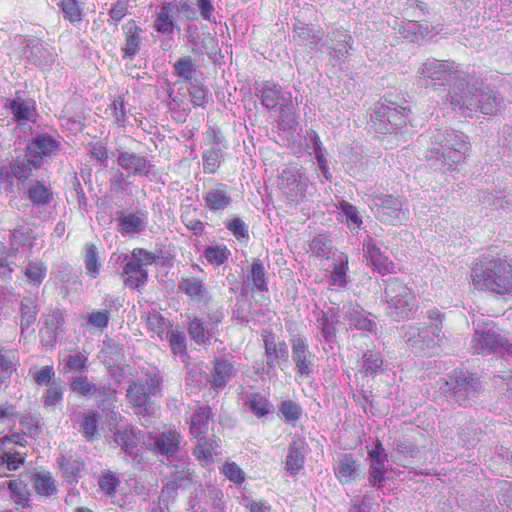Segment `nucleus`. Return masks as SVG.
I'll list each match as a JSON object with an SVG mask.
<instances>
[{
	"mask_svg": "<svg viewBox=\"0 0 512 512\" xmlns=\"http://www.w3.org/2000/svg\"><path fill=\"white\" fill-rule=\"evenodd\" d=\"M421 85L433 90L449 86L447 100L454 111L472 117L481 112L494 115L504 107V99L490 88L479 89L466 80L460 65L451 60L427 59L417 71Z\"/></svg>",
	"mask_w": 512,
	"mask_h": 512,
	"instance_id": "1",
	"label": "nucleus"
},
{
	"mask_svg": "<svg viewBox=\"0 0 512 512\" xmlns=\"http://www.w3.org/2000/svg\"><path fill=\"white\" fill-rule=\"evenodd\" d=\"M419 141H429L425 159L431 169L447 173L454 171V166L462 162L469 149L468 137L453 129H433Z\"/></svg>",
	"mask_w": 512,
	"mask_h": 512,
	"instance_id": "2",
	"label": "nucleus"
},
{
	"mask_svg": "<svg viewBox=\"0 0 512 512\" xmlns=\"http://www.w3.org/2000/svg\"><path fill=\"white\" fill-rule=\"evenodd\" d=\"M473 285L503 298L512 296V264L500 257L483 255L472 268Z\"/></svg>",
	"mask_w": 512,
	"mask_h": 512,
	"instance_id": "3",
	"label": "nucleus"
},
{
	"mask_svg": "<svg viewBox=\"0 0 512 512\" xmlns=\"http://www.w3.org/2000/svg\"><path fill=\"white\" fill-rule=\"evenodd\" d=\"M473 325L474 334L470 342L473 354L512 356L510 333L499 328L492 320L478 318L473 321Z\"/></svg>",
	"mask_w": 512,
	"mask_h": 512,
	"instance_id": "4",
	"label": "nucleus"
},
{
	"mask_svg": "<svg viewBox=\"0 0 512 512\" xmlns=\"http://www.w3.org/2000/svg\"><path fill=\"white\" fill-rule=\"evenodd\" d=\"M383 297L387 303V315L395 321L413 318L417 312L418 301L414 291L399 278L387 280Z\"/></svg>",
	"mask_w": 512,
	"mask_h": 512,
	"instance_id": "5",
	"label": "nucleus"
},
{
	"mask_svg": "<svg viewBox=\"0 0 512 512\" xmlns=\"http://www.w3.org/2000/svg\"><path fill=\"white\" fill-rule=\"evenodd\" d=\"M400 335L407 348L416 355H432L444 338L441 325L427 323L403 325Z\"/></svg>",
	"mask_w": 512,
	"mask_h": 512,
	"instance_id": "6",
	"label": "nucleus"
},
{
	"mask_svg": "<svg viewBox=\"0 0 512 512\" xmlns=\"http://www.w3.org/2000/svg\"><path fill=\"white\" fill-rule=\"evenodd\" d=\"M369 207L375 218L385 225H402L409 220L410 211L406 200L390 194H372Z\"/></svg>",
	"mask_w": 512,
	"mask_h": 512,
	"instance_id": "7",
	"label": "nucleus"
},
{
	"mask_svg": "<svg viewBox=\"0 0 512 512\" xmlns=\"http://www.w3.org/2000/svg\"><path fill=\"white\" fill-rule=\"evenodd\" d=\"M410 112L406 102L377 103L371 114V127L379 133H394L406 126Z\"/></svg>",
	"mask_w": 512,
	"mask_h": 512,
	"instance_id": "8",
	"label": "nucleus"
},
{
	"mask_svg": "<svg viewBox=\"0 0 512 512\" xmlns=\"http://www.w3.org/2000/svg\"><path fill=\"white\" fill-rule=\"evenodd\" d=\"M481 388V382L475 374L455 370L448 376L443 390L459 406H466L477 398Z\"/></svg>",
	"mask_w": 512,
	"mask_h": 512,
	"instance_id": "9",
	"label": "nucleus"
},
{
	"mask_svg": "<svg viewBox=\"0 0 512 512\" xmlns=\"http://www.w3.org/2000/svg\"><path fill=\"white\" fill-rule=\"evenodd\" d=\"M254 94L268 110L280 105L282 116L290 113L293 108L291 94L273 81H256Z\"/></svg>",
	"mask_w": 512,
	"mask_h": 512,
	"instance_id": "10",
	"label": "nucleus"
},
{
	"mask_svg": "<svg viewBox=\"0 0 512 512\" xmlns=\"http://www.w3.org/2000/svg\"><path fill=\"white\" fill-rule=\"evenodd\" d=\"M309 178L299 170L285 169L278 177V187L286 200L298 204L306 195L309 187Z\"/></svg>",
	"mask_w": 512,
	"mask_h": 512,
	"instance_id": "11",
	"label": "nucleus"
},
{
	"mask_svg": "<svg viewBox=\"0 0 512 512\" xmlns=\"http://www.w3.org/2000/svg\"><path fill=\"white\" fill-rule=\"evenodd\" d=\"M223 317L221 310L209 312L206 317H189L187 331L190 338L198 345H206L217 331Z\"/></svg>",
	"mask_w": 512,
	"mask_h": 512,
	"instance_id": "12",
	"label": "nucleus"
},
{
	"mask_svg": "<svg viewBox=\"0 0 512 512\" xmlns=\"http://www.w3.org/2000/svg\"><path fill=\"white\" fill-rule=\"evenodd\" d=\"M290 343L296 374L300 377H311L314 373L315 355L310 351L307 339L302 335H296Z\"/></svg>",
	"mask_w": 512,
	"mask_h": 512,
	"instance_id": "13",
	"label": "nucleus"
},
{
	"mask_svg": "<svg viewBox=\"0 0 512 512\" xmlns=\"http://www.w3.org/2000/svg\"><path fill=\"white\" fill-rule=\"evenodd\" d=\"M263 345L265 350L264 369L267 373L275 371V368L281 367L283 362H287L289 357L288 346L283 340L276 339L275 334L271 331H264L262 334Z\"/></svg>",
	"mask_w": 512,
	"mask_h": 512,
	"instance_id": "14",
	"label": "nucleus"
},
{
	"mask_svg": "<svg viewBox=\"0 0 512 512\" xmlns=\"http://www.w3.org/2000/svg\"><path fill=\"white\" fill-rule=\"evenodd\" d=\"M353 44L354 40L347 30L336 28L327 33L322 46L327 49L331 59L344 62Z\"/></svg>",
	"mask_w": 512,
	"mask_h": 512,
	"instance_id": "15",
	"label": "nucleus"
},
{
	"mask_svg": "<svg viewBox=\"0 0 512 512\" xmlns=\"http://www.w3.org/2000/svg\"><path fill=\"white\" fill-rule=\"evenodd\" d=\"M203 207L211 212H223L233 202L231 188L221 182H215L210 187H205L202 193Z\"/></svg>",
	"mask_w": 512,
	"mask_h": 512,
	"instance_id": "16",
	"label": "nucleus"
},
{
	"mask_svg": "<svg viewBox=\"0 0 512 512\" xmlns=\"http://www.w3.org/2000/svg\"><path fill=\"white\" fill-rule=\"evenodd\" d=\"M23 54L31 64L42 70H49L56 58L54 49L45 46L38 39L25 40Z\"/></svg>",
	"mask_w": 512,
	"mask_h": 512,
	"instance_id": "17",
	"label": "nucleus"
},
{
	"mask_svg": "<svg viewBox=\"0 0 512 512\" xmlns=\"http://www.w3.org/2000/svg\"><path fill=\"white\" fill-rule=\"evenodd\" d=\"M363 255L373 270L385 275L394 271V264L378 247L374 238L367 235L362 244Z\"/></svg>",
	"mask_w": 512,
	"mask_h": 512,
	"instance_id": "18",
	"label": "nucleus"
},
{
	"mask_svg": "<svg viewBox=\"0 0 512 512\" xmlns=\"http://www.w3.org/2000/svg\"><path fill=\"white\" fill-rule=\"evenodd\" d=\"M113 439L127 455L136 460L142 450L143 435L140 430L133 426L119 427L113 433Z\"/></svg>",
	"mask_w": 512,
	"mask_h": 512,
	"instance_id": "19",
	"label": "nucleus"
},
{
	"mask_svg": "<svg viewBox=\"0 0 512 512\" xmlns=\"http://www.w3.org/2000/svg\"><path fill=\"white\" fill-rule=\"evenodd\" d=\"M368 456L370 460L369 484L372 487L380 488L385 481L387 472L385 463L388 461V456L379 440L376 441L374 448L368 451Z\"/></svg>",
	"mask_w": 512,
	"mask_h": 512,
	"instance_id": "20",
	"label": "nucleus"
},
{
	"mask_svg": "<svg viewBox=\"0 0 512 512\" xmlns=\"http://www.w3.org/2000/svg\"><path fill=\"white\" fill-rule=\"evenodd\" d=\"M4 107L13 115L17 122L36 121V102L32 98H24L16 92L14 98H7Z\"/></svg>",
	"mask_w": 512,
	"mask_h": 512,
	"instance_id": "21",
	"label": "nucleus"
},
{
	"mask_svg": "<svg viewBox=\"0 0 512 512\" xmlns=\"http://www.w3.org/2000/svg\"><path fill=\"white\" fill-rule=\"evenodd\" d=\"M60 146V141L55 139L52 135L42 133L33 137L25 150L29 155L33 156V158L38 157L39 163L42 166L43 158L57 155Z\"/></svg>",
	"mask_w": 512,
	"mask_h": 512,
	"instance_id": "22",
	"label": "nucleus"
},
{
	"mask_svg": "<svg viewBox=\"0 0 512 512\" xmlns=\"http://www.w3.org/2000/svg\"><path fill=\"white\" fill-rule=\"evenodd\" d=\"M117 230L122 235H134L143 232L148 224V212L138 210L134 213L118 211L116 213Z\"/></svg>",
	"mask_w": 512,
	"mask_h": 512,
	"instance_id": "23",
	"label": "nucleus"
},
{
	"mask_svg": "<svg viewBox=\"0 0 512 512\" xmlns=\"http://www.w3.org/2000/svg\"><path fill=\"white\" fill-rule=\"evenodd\" d=\"M117 164L127 172L128 176H147L152 166L145 156L125 150L117 152Z\"/></svg>",
	"mask_w": 512,
	"mask_h": 512,
	"instance_id": "24",
	"label": "nucleus"
},
{
	"mask_svg": "<svg viewBox=\"0 0 512 512\" xmlns=\"http://www.w3.org/2000/svg\"><path fill=\"white\" fill-rule=\"evenodd\" d=\"M41 167L39 158H33V156L29 155L25 150L24 155L12 159L7 168L10 180L14 182V179H17L20 183H24L31 177L34 170Z\"/></svg>",
	"mask_w": 512,
	"mask_h": 512,
	"instance_id": "25",
	"label": "nucleus"
},
{
	"mask_svg": "<svg viewBox=\"0 0 512 512\" xmlns=\"http://www.w3.org/2000/svg\"><path fill=\"white\" fill-rule=\"evenodd\" d=\"M181 438V434L178 431L168 429L154 436H150L148 445L151 446L156 453L171 457L179 450Z\"/></svg>",
	"mask_w": 512,
	"mask_h": 512,
	"instance_id": "26",
	"label": "nucleus"
},
{
	"mask_svg": "<svg viewBox=\"0 0 512 512\" xmlns=\"http://www.w3.org/2000/svg\"><path fill=\"white\" fill-rule=\"evenodd\" d=\"M342 309L351 327L367 332L376 331V322L371 318V314L365 311L360 305L348 303L343 305Z\"/></svg>",
	"mask_w": 512,
	"mask_h": 512,
	"instance_id": "27",
	"label": "nucleus"
},
{
	"mask_svg": "<svg viewBox=\"0 0 512 512\" xmlns=\"http://www.w3.org/2000/svg\"><path fill=\"white\" fill-rule=\"evenodd\" d=\"M339 322L340 315L338 310L334 307H329L327 310H321L317 313L316 327L326 343L334 344L336 342L335 325Z\"/></svg>",
	"mask_w": 512,
	"mask_h": 512,
	"instance_id": "28",
	"label": "nucleus"
},
{
	"mask_svg": "<svg viewBox=\"0 0 512 512\" xmlns=\"http://www.w3.org/2000/svg\"><path fill=\"white\" fill-rule=\"evenodd\" d=\"M193 454L201 465L213 463L217 456L221 454L220 440L214 435L197 439Z\"/></svg>",
	"mask_w": 512,
	"mask_h": 512,
	"instance_id": "29",
	"label": "nucleus"
},
{
	"mask_svg": "<svg viewBox=\"0 0 512 512\" xmlns=\"http://www.w3.org/2000/svg\"><path fill=\"white\" fill-rule=\"evenodd\" d=\"M200 493L204 494L205 497L203 505L196 500L190 501V507L195 512H227L226 501L222 490L212 487L208 489L207 492L201 489Z\"/></svg>",
	"mask_w": 512,
	"mask_h": 512,
	"instance_id": "30",
	"label": "nucleus"
},
{
	"mask_svg": "<svg viewBox=\"0 0 512 512\" xmlns=\"http://www.w3.org/2000/svg\"><path fill=\"white\" fill-rule=\"evenodd\" d=\"M142 28L134 21L128 22L124 26L125 42L121 47L123 59L133 60L140 51L142 41Z\"/></svg>",
	"mask_w": 512,
	"mask_h": 512,
	"instance_id": "31",
	"label": "nucleus"
},
{
	"mask_svg": "<svg viewBox=\"0 0 512 512\" xmlns=\"http://www.w3.org/2000/svg\"><path fill=\"white\" fill-rule=\"evenodd\" d=\"M349 259L344 253L334 255L329 274V285L337 289H344L349 282Z\"/></svg>",
	"mask_w": 512,
	"mask_h": 512,
	"instance_id": "32",
	"label": "nucleus"
},
{
	"mask_svg": "<svg viewBox=\"0 0 512 512\" xmlns=\"http://www.w3.org/2000/svg\"><path fill=\"white\" fill-rule=\"evenodd\" d=\"M360 468L359 462L352 454H342L338 456L334 473L336 478L343 484L349 483L356 479Z\"/></svg>",
	"mask_w": 512,
	"mask_h": 512,
	"instance_id": "33",
	"label": "nucleus"
},
{
	"mask_svg": "<svg viewBox=\"0 0 512 512\" xmlns=\"http://www.w3.org/2000/svg\"><path fill=\"white\" fill-rule=\"evenodd\" d=\"M151 396L142 381L133 380L130 382L126 397L128 402L135 408L136 414L140 415L147 410Z\"/></svg>",
	"mask_w": 512,
	"mask_h": 512,
	"instance_id": "34",
	"label": "nucleus"
},
{
	"mask_svg": "<svg viewBox=\"0 0 512 512\" xmlns=\"http://www.w3.org/2000/svg\"><path fill=\"white\" fill-rule=\"evenodd\" d=\"M306 443L304 440H293L288 448L285 468L291 475H296L305 463Z\"/></svg>",
	"mask_w": 512,
	"mask_h": 512,
	"instance_id": "35",
	"label": "nucleus"
},
{
	"mask_svg": "<svg viewBox=\"0 0 512 512\" xmlns=\"http://www.w3.org/2000/svg\"><path fill=\"white\" fill-rule=\"evenodd\" d=\"M211 417L210 407L205 406L196 409L190 419V435L195 439L206 437Z\"/></svg>",
	"mask_w": 512,
	"mask_h": 512,
	"instance_id": "36",
	"label": "nucleus"
},
{
	"mask_svg": "<svg viewBox=\"0 0 512 512\" xmlns=\"http://www.w3.org/2000/svg\"><path fill=\"white\" fill-rule=\"evenodd\" d=\"M137 262L129 260L123 266L122 275L124 283L131 289L139 290L148 281V272L142 266L136 264Z\"/></svg>",
	"mask_w": 512,
	"mask_h": 512,
	"instance_id": "37",
	"label": "nucleus"
},
{
	"mask_svg": "<svg viewBox=\"0 0 512 512\" xmlns=\"http://www.w3.org/2000/svg\"><path fill=\"white\" fill-rule=\"evenodd\" d=\"M40 307L32 297H23L20 301V329L23 334L37 320Z\"/></svg>",
	"mask_w": 512,
	"mask_h": 512,
	"instance_id": "38",
	"label": "nucleus"
},
{
	"mask_svg": "<svg viewBox=\"0 0 512 512\" xmlns=\"http://www.w3.org/2000/svg\"><path fill=\"white\" fill-rule=\"evenodd\" d=\"M384 360L377 351L367 350L363 353L359 372L364 376H376L384 371Z\"/></svg>",
	"mask_w": 512,
	"mask_h": 512,
	"instance_id": "39",
	"label": "nucleus"
},
{
	"mask_svg": "<svg viewBox=\"0 0 512 512\" xmlns=\"http://www.w3.org/2000/svg\"><path fill=\"white\" fill-rule=\"evenodd\" d=\"M178 291L184 293L195 301H202L207 293V288L201 279L195 277H182L178 283Z\"/></svg>",
	"mask_w": 512,
	"mask_h": 512,
	"instance_id": "40",
	"label": "nucleus"
},
{
	"mask_svg": "<svg viewBox=\"0 0 512 512\" xmlns=\"http://www.w3.org/2000/svg\"><path fill=\"white\" fill-rule=\"evenodd\" d=\"M234 373V366L229 360H216L214 370L211 373L212 386L217 389L224 388L226 384L231 380Z\"/></svg>",
	"mask_w": 512,
	"mask_h": 512,
	"instance_id": "41",
	"label": "nucleus"
},
{
	"mask_svg": "<svg viewBox=\"0 0 512 512\" xmlns=\"http://www.w3.org/2000/svg\"><path fill=\"white\" fill-rule=\"evenodd\" d=\"M191 483L192 479L189 475L183 473L175 475L172 480L168 481L163 486L160 496L161 500L167 504L172 502L177 495L178 489H185L189 487Z\"/></svg>",
	"mask_w": 512,
	"mask_h": 512,
	"instance_id": "42",
	"label": "nucleus"
},
{
	"mask_svg": "<svg viewBox=\"0 0 512 512\" xmlns=\"http://www.w3.org/2000/svg\"><path fill=\"white\" fill-rule=\"evenodd\" d=\"M171 7L166 2L161 6L160 11L156 14L153 27L154 29L163 35L172 36L176 24L172 17Z\"/></svg>",
	"mask_w": 512,
	"mask_h": 512,
	"instance_id": "43",
	"label": "nucleus"
},
{
	"mask_svg": "<svg viewBox=\"0 0 512 512\" xmlns=\"http://www.w3.org/2000/svg\"><path fill=\"white\" fill-rule=\"evenodd\" d=\"M245 405L258 418L271 413L274 409L271 402L260 393H248L245 396Z\"/></svg>",
	"mask_w": 512,
	"mask_h": 512,
	"instance_id": "44",
	"label": "nucleus"
},
{
	"mask_svg": "<svg viewBox=\"0 0 512 512\" xmlns=\"http://www.w3.org/2000/svg\"><path fill=\"white\" fill-rule=\"evenodd\" d=\"M479 202L485 207L492 210L503 209L511 204V198L504 190H498L495 193L489 191H481L478 195Z\"/></svg>",
	"mask_w": 512,
	"mask_h": 512,
	"instance_id": "45",
	"label": "nucleus"
},
{
	"mask_svg": "<svg viewBox=\"0 0 512 512\" xmlns=\"http://www.w3.org/2000/svg\"><path fill=\"white\" fill-rule=\"evenodd\" d=\"M27 197L33 205L44 206L53 200V192L40 181H35L28 186Z\"/></svg>",
	"mask_w": 512,
	"mask_h": 512,
	"instance_id": "46",
	"label": "nucleus"
},
{
	"mask_svg": "<svg viewBox=\"0 0 512 512\" xmlns=\"http://www.w3.org/2000/svg\"><path fill=\"white\" fill-rule=\"evenodd\" d=\"M197 67L190 56L179 58L173 64V75L186 82H193L196 79Z\"/></svg>",
	"mask_w": 512,
	"mask_h": 512,
	"instance_id": "47",
	"label": "nucleus"
},
{
	"mask_svg": "<svg viewBox=\"0 0 512 512\" xmlns=\"http://www.w3.org/2000/svg\"><path fill=\"white\" fill-rule=\"evenodd\" d=\"M47 265L40 260L29 261L25 267V277L27 282L38 288L47 276Z\"/></svg>",
	"mask_w": 512,
	"mask_h": 512,
	"instance_id": "48",
	"label": "nucleus"
},
{
	"mask_svg": "<svg viewBox=\"0 0 512 512\" xmlns=\"http://www.w3.org/2000/svg\"><path fill=\"white\" fill-rule=\"evenodd\" d=\"M170 345L171 352L175 357H180L183 362L188 358L187 339L182 331L170 330L166 332L165 337Z\"/></svg>",
	"mask_w": 512,
	"mask_h": 512,
	"instance_id": "49",
	"label": "nucleus"
},
{
	"mask_svg": "<svg viewBox=\"0 0 512 512\" xmlns=\"http://www.w3.org/2000/svg\"><path fill=\"white\" fill-rule=\"evenodd\" d=\"M58 464L62 470L63 476L69 481H76L81 469L83 468V462L79 457L61 455L58 458Z\"/></svg>",
	"mask_w": 512,
	"mask_h": 512,
	"instance_id": "50",
	"label": "nucleus"
},
{
	"mask_svg": "<svg viewBox=\"0 0 512 512\" xmlns=\"http://www.w3.org/2000/svg\"><path fill=\"white\" fill-rule=\"evenodd\" d=\"M278 415L285 420V422L295 425V423L302 417V406L293 400H284L278 406Z\"/></svg>",
	"mask_w": 512,
	"mask_h": 512,
	"instance_id": "51",
	"label": "nucleus"
},
{
	"mask_svg": "<svg viewBox=\"0 0 512 512\" xmlns=\"http://www.w3.org/2000/svg\"><path fill=\"white\" fill-rule=\"evenodd\" d=\"M336 207L346 217V224L350 229L359 230L362 227V216L356 206L348 201L341 200Z\"/></svg>",
	"mask_w": 512,
	"mask_h": 512,
	"instance_id": "52",
	"label": "nucleus"
},
{
	"mask_svg": "<svg viewBox=\"0 0 512 512\" xmlns=\"http://www.w3.org/2000/svg\"><path fill=\"white\" fill-rule=\"evenodd\" d=\"M248 279L251 280L253 286L259 292L268 291V281L266 277V270L263 262L260 259H254L249 272Z\"/></svg>",
	"mask_w": 512,
	"mask_h": 512,
	"instance_id": "53",
	"label": "nucleus"
},
{
	"mask_svg": "<svg viewBox=\"0 0 512 512\" xmlns=\"http://www.w3.org/2000/svg\"><path fill=\"white\" fill-rule=\"evenodd\" d=\"M64 391L65 386L63 382L60 379L53 380L43 396L44 406L49 409H54L63 401Z\"/></svg>",
	"mask_w": 512,
	"mask_h": 512,
	"instance_id": "54",
	"label": "nucleus"
},
{
	"mask_svg": "<svg viewBox=\"0 0 512 512\" xmlns=\"http://www.w3.org/2000/svg\"><path fill=\"white\" fill-rule=\"evenodd\" d=\"M7 487L10 497L16 505L29 506V490L27 485L20 479L9 480Z\"/></svg>",
	"mask_w": 512,
	"mask_h": 512,
	"instance_id": "55",
	"label": "nucleus"
},
{
	"mask_svg": "<svg viewBox=\"0 0 512 512\" xmlns=\"http://www.w3.org/2000/svg\"><path fill=\"white\" fill-rule=\"evenodd\" d=\"M230 255V250L224 244L207 246L202 254L207 262L214 266L223 265Z\"/></svg>",
	"mask_w": 512,
	"mask_h": 512,
	"instance_id": "56",
	"label": "nucleus"
},
{
	"mask_svg": "<svg viewBox=\"0 0 512 512\" xmlns=\"http://www.w3.org/2000/svg\"><path fill=\"white\" fill-rule=\"evenodd\" d=\"M64 323V313L60 309H55L52 313L47 315L45 320L47 328L45 335L48 341L53 342L56 340L58 331H63Z\"/></svg>",
	"mask_w": 512,
	"mask_h": 512,
	"instance_id": "57",
	"label": "nucleus"
},
{
	"mask_svg": "<svg viewBox=\"0 0 512 512\" xmlns=\"http://www.w3.org/2000/svg\"><path fill=\"white\" fill-rule=\"evenodd\" d=\"M35 236L33 230L27 226H19L15 228L10 235L11 245L18 247H32Z\"/></svg>",
	"mask_w": 512,
	"mask_h": 512,
	"instance_id": "58",
	"label": "nucleus"
},
{
	"mask_svg": "<svg viewBox=\"0 0 512 512\" xmlns=\"http://www.w3.org/2000/svg\"><path fill=\"white\" fill-rule=\"evenodd\" d=\"M171 7L173 14L182 17L188 21H195L197 19V9L195 5L188 3L185 0H171L166 2Z\"/></svg>",
	"mask_w": 512,
	"mask_h": 512,
	"instance_id": "59",
	"label": "nucleus"
},
{
	"mask_svg": "<svg viewBox=\"0 0 512 512\" xmlns=\"http://www.w3.org/2000/svg\"><path fill=\"white\" fill-rule=\"evenodd\" d=\"M58 6L63 12L64 18L71 23H78L82 21L84 13L77 0H61L58 3Z\"/></svg>",
	"mask_w": 512,
	"mask_h": 512,
	"instance_id": "60",
	"label": "nucleus"
},
{
	"mask_svg": "<svg viewBox=\"0 0 512 512\" xmlns=\"http://www.w3.org/2000/svg\"><path fill=\"white\" fill-rule=\"evenodd\" d=\"M99 418L100 415L97 412L83 413L79 431L82 433L86 440H93L95 434L97 433Z\"/></svg>",
	"mask_w": 512,
	"mask_h": 512,
	"instance_id": "61",
	"label": "nucleus"
},
{
	"mask_svg": "<svg viewBox=\"0 0 512 512\" xmlns=\"http://www.w3.org/2000/svg\"><path fill=\"white\" fill-rule=\"evenodd\" d=\"M188 92L194 106L204 108L209 101L210 93L208 88L200 84L198 80L189 83Z\"/></svg>",
	"mask_w": 512,
	"mask_h": 512,
	"instance_id": "62",
	"label": "nucleus"
},
{
	"mask_svg": "<svg viewBox=\"0 0 512 512\" xmlns=\"http://www.w3.org/2000/svg\"><path fill=\"white\" fill-rule=\"evenodd\" d=\"M222 150L220 148H210L203 152V172L212 174L215 173L221 163Z\"/></svg>",
	"mask_w": 512,
	"mask_h": 512,
	"instance_id": "63",
	"label": "nucleus"
},
{
	"mask_svg": "<svg viewBox=\"0 0 512 512\" xmlns=\"http://www.w3.org/2000/svg\"><path fill=\"white\" fill-rule=\"evenodd\" d=\"M24 455L25 453L5 448L0 455L1 464L7 470H17L24 463Z\"/></svg>",
	"mask_w": 512,
	"mask_h": 512,
	"instance_id": "64",
	"label": "nucleus"
}]
</instances>
